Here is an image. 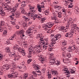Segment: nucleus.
Masks as SVG:
<instances>
[{"instance_id": "nucleus-34", "label": "nucleus", "mask_w": 79, "mask_h": 79, "mask_svg": "<svg viewBox=\"0 0 79 79\" xmlns=\"http://www.w3.org/2000/svg\"><path fill=\"white\" fill-rule=\"evenodd\" d=\"M72 4V3H70L69 5L68 8H72L73 7V5Z\"/></svg>"}, {"instance_id": "nucleus-52", "label": "nucleus", "mask_w": 79, "mask_h": 79, "mask_svg": "<svg viewBox=\"0 0 79 79\" xmlns=\"http://www.w3.org/2000/svg\"><path fill=\"white\" fill-rule=\"evenodd\" d=\"M67 56L68 58H71V55L70 54H67Z\"/></svg>"}, {"instance_id": "nucleus-7", "label": "nucleus", "mask_w": 79, "mask_h": 79, "mask_svg": "<svg viewBox=\"0 0 79 79\" xmlns=\"http://www.w3.org/2000/svg\"><path fill=\"white\" fill-rule=\"evenodd\" d=\"M47 44H46L44 45L43 46V48L44 49H45V50H46L47 48V47H52L53 46V44H50L49 45H48V43H46Z\"/></svg>"}, {"instance_id": "nucleus-27", "label": "nucleus", "mask_w": 79, "mask_h": 79, "mask_svg": "<svg viewBox=\"0 0 79 79\" xmlns=\"http://www.w3.org/2000/svg\"><path fill=\"white\" fill-rule=\"evenodd\" d=\"M5 3H8V4H10L11 3V0H5Z\"/></svg>"}, {"instance_id": "nucleus-54", "label": "nucleus", "mask_w": 79, "mask_h": 79, "mask_svg": "<svg viewBox=\"0 0 79 79\" xmlns=\"http://www.w3.org/2000/svg\"><path fill=\"white\" fill-rule=\"evenodd\" d=\"M44 13L46 15H48V12L47 11H45L44 12Z\"/></svg>"}, {"instance_id": "nucleus-63", "label": "nucleus", "mask_w": 79, "mask_h": 79, "mask_svg": "<svg viewBox=\"0 0 79 79\" xmlns=\"http://www.w3.org/2000/svg\"><path fill=\"white\" fill-rule=\"evenodd\" d=\"M20 51H23V52H24L25 51V49L24 48H22L20 50Z\"/></svg>"}, {"instance_id": "nucleus-22", "label": "nucleus", "mask_w": 79, "mask_h": 79, "mask_svg": "<svg viewBox=\"0 0 79 79\" xmlns=\"http://www.w3.org/2000/svg\"><path fill=\"white\" fill-rule=\"evenodd\" d=\"M50 63H51V64H54L55 63V60H50Z\"/></svg>"}, {"instance_id": "nucleus-51", "label": "nucleus", "mask_w": 79, "mask_h": 79, "mask_svg": "<svg viewBox=\"0 0 79 79\" xmlns=\"http://www.w3.org/2000/svg\"><path fill=\"white\" fill-rule=\"evenodd\" d=\"M30 62H31V60L29 59L27 60V63L29 64V63H30Z\"/></svg>"}, {"instance_id": "nucleus-16", "label": "nucleus", "mask_w": 79, "mask_h": 79, "mask_svg": "<svg viewBox=\"0 0 79 79\" xmlns=\"http://www.w3.org/2000/svg\"><path fill=\"white\" fill-rule=\"evenodd\" d=\"M64 28V27H61L59 29V31H61V32H66L67 31H65Z\"/></svg>"}, {"instance_id": "nucleus-32", "label": "nucleus", "mask_w": 79, "mask_h": 79, "mask_svg": "<svg viewBox=\"0 0 79 79\" xmlns=\"http://www.w3.org/2000/svg\"><path fill=\"white\" fill-rule=\"evenodd\" d=\"M6 52L7 53H10V52H10V50L8 48H6Z\"/></svg>"}, {"instance_id": "nucleus-6", "label": "nucleus", "mask_w": 79, "mask_h": 79, "mask_svg": "<svg viewBox=\"0 0 79 79\" xmlns=\"http://www.w3.org/2000/svg\"><path fill=\"white\" fill-rule=\"evenodd\" d=\"M34 50H36V53H39L40 52H42V49L39 48L37 45L35 46L34 47Z\"/></svg>"}, {"instance_id": "nucleus-4", "label": "nucleus", "mask_w": 79, "mask_h": 79, "mask_svg": "<svg viewBox=\"0 0 79 79\" xmlns=\"http://www.w3.org/2000/svg\"><path fill=\"white\" fill-rule=\"evenodd\" d=\"M32 73L33 75H30V78L28 79H35V77H37V74L35 71H33Z\"/></svg>"}, {"instance_id": "nucleus-26", "label": "nucleus", "mask_w": 79, "mask_h": 79, "mask_svg": "<svg viewBox=\"0 0 79 79\" xmlns=\"http://www.w3.org/2000/svg\"><path fill=\"white\" fill-rule=\"evenodd\" d=\"M42 37V35H41V34H38L37 35V39H38L37 38H40V39H43V38L41 37Z\"/></svg>"}, {"instance_id": "nucleus-38", "label": "nucleus", "mask_w": 79, "mask_h": 79, "mask_svg": "<svg viewBox=\"0 0 79 79\" xmlns=\"http://www.w3.org/2000/svg\"><path fill=\"white\" fill-rule=\"evenodd\" d=\"M45 19L44 18H42L41 20V23H44V21H45Z\"/></svg>"}, {"instance_id": "nucleus-2", "label": "nucleus", "mask_w": 79, "mask_h": 79, "mask_svg": "<svg viewBox=\"0 0 79 79\" xmlns=\"http://www.w3.org/2000/svg\"><path fill=\"white\" fill-rule=\"evenodd\" d=\"M76 26H77V25L75 24H73L72 25V27H71V30L70 33H74L76 31H77L79 29V28L77 27L76 28Z\"/></svg>"}, {"instance_id": "nucleus-24", "label": "nucleus", "mask_w": 79, "mask_h": 79, "mask_svg": "<svg viewBox=\"0 0 79 79\" xmlns=\"http://www.w3.org/2000/svg\"><path fill=\"white\" fill-rule=\"evenodd\" d=\"M62 15V13H61V12H59V13H58V17L60 18L62 17V15Z\"/></svg>"}, {"instance_id": "nucleus-1", "label": "nucleus", "mask_w": 79, "mask_h": 79, "mask_svg": "<svg viewBox=\"0 0 79 79\" xmlns=\"http://www.w3.org/2000/svg\"><path fill=\"white\" fill-rule=\"evenodd\" d=\"M39 42L38 43L37 45L39 48H41L42 47H43V45H46L45 40H43V38H41L40 40H39Z\"/></svg>"}, {"instance_id": "nucleus-30", "label": "nucleus", "mask_w": 79, "mask_h": 79, "mask_svg": "<svg viewBox=\"0 0 79 79\" xmlns=\"http://www.w3.org/2000/svg\"><path fill=\"white\" fill-rule=\"evenodd\" d=\"M5 24L4 22L1 21L0 24V26H3Z\"/></svg>"}, {"instance_id": "nucleus-46", "label": "nucleus", "mask_w": 79, "mask_h": 79, "mask_svg": "<svg viewBox=\"0 0 79 79\" xmlns=\"http://www.w3.org/2000/svg\"><path fill=\"white\" fill-rule=\"evenodd\" d=\"M45 70H46L45 68H43L42 70V73H45Z\"/></svg>"}, {"instance_id": "nucleus-64", "label": "nucleus", "mask_w": 79, "mask_h": 79, "mask_svg": "<svg viewBox=\"0 0 79 79\" xmlns=\"http://www.w3.org/2000/svg\"><path fill=\"white\" fill-rule=\"evenodd\" d=\"M24 12H25V10H24V9L21 10V13H22L23 14V13H24Z\"/></svg>"}, {"instance_id": "nucleus-12", "label": "nucleus", "mask_w": 79, "mask_h": 79, "mask_svg": "<svg viewBox=\"0 0 79 79\" xmlns=\"http://www.w3.org/2000/svg\"><path fill=\"white\" fill-rule=\"evenodd\" d=\"M69 21L68 22V25H69L70 24H72L73 23L74 24V21L73 20V19H71V18H69Z\"/></svg>"}, {"instance_id": "nucleus-18", "label": "nucleus", "mask_w": 79, "mask_h": 79, "mask_svg": "<svg viewBox=\"0 0 79 79\" xmlns=\"http://www.w3.org/2000/svg\"><path fill=\"white\" fill-rule=\"evenodd\" d=\"M20 23H21V24L23 25V26H26L27 24L25 23V21L24 20H21L20 22Z\"/></svg>"}, {"instance_id": "nucleus-13", "label": "nucleus", "mask_w": 79, "mask_h": 79, "mask_svg": "<svg viewBox=\"0 0 79 79\" xmlns=\"http://www.w3.org/2000/svg\"><path fill=\"white\" fill-rule=\"evenodd\" d=\"M13 49L14 50H18L19 52H21V51H20L21 48H20L18 46H14Z\"/></svg>"}, {"instance_id": "nucleus-14", "label": "nucleus", "mask_w": 79, "mask_h": 79, "mask_svg": "<svg viewBox=\"0 0 79 79\" xmlns=\"http://www.w3.org/2000/svg\"><path fill=\"white\" fill-rule=\"evenodd\" d=\"M14 57L15 58V60H18V59L20 58L21 57V56L19 55L16 56V54H15V56Z\"/></svg>"}, {"instance_id": "nucleus-35", "label": "nucleus", "mask_w": 79, "mask_h": 79, "mask_svg": "<svg viewBox=\"0 0 79 79\" xmlns=\"http://www.w3.org/2000/svg\"><path fill=\"white\" fill-rule=\"evenodd\" d=\"M34 17L37 18H41V16H38V15H37L36 14H35V15H34Z\"/></svg>"}, {"instance_id": "nucleus-9", "label": "nucleus", "mask_w": 79, "mask_h": 79, "mask_svg": "<svg viewBox=\"0 0 79 79\" xmlns=\"http://www.w3.org/2000/svg\"><path fill=\"white\" fill-rule=\"evenodd\" d=\"M38 65H36L34 66V68H35L36 69V73H40V74H38V76H40V75H41V73H40V70H38V69H39V67H38Z\"/></svg>"}, {"instance_id": "nucleus-41", "label": "nucleus", "mask_w": 79, "mask_h": 79, "mask_svg": "<svg viewBox=\"0 0 79 79\" xmlns=\"http://www.w3.org/2000/svg\"><path fill=\"white\" fill-rule=\"evenodd\" d=\"M66 48V47H62L61 48V50H63L64 51Z\"/></svg>"}, {"instance_id": "nucleus-20", "label": "nucleus", "mask_w": 79, "mask_h": 79, "mask_svg": "<svg viewBox=\"0 0 79 79\" xmlns=\"http://www.w3.org/2000/svg\"><path fill=\"white\" fill-rule=\"evenodd\" d=\"M16 68V66L15 65H12V68H11L10 69H11V71L12 72H14V71L15 70V69Z\"/></svg>"}, {"instance_id": "nucleus-45", "label": "nucleus", "mask_w": 79, "mask_h": 79, "mask_svg": "<svg viewBox=\"0 0 79 79\" xmlns=\"http://www.w3.org/2000/svg\"><path fill=\"white\" fill-rule=\"evenodd\" d=\"M76 71V70H74L73 69H71V73L72 74L74 73V72Z\"/></svg>"}, {"instance_id": "nucleus-5", "label": "nucleus", "mask_w": 79, "mask_h": 79, "mask_svg": "<svg viewBox=\"0 0 79 79\" xmlns=\"http://www.w3.org/2000/svg\"><path fill=\"white\" fill-rule=\"evenodd\" d=\"M54 25V23H48L46 24V28H45L44 29L45 30H47L48 28H50L52 27Z\"/></svg>"}, {"instance_id": "nucleus-15", "label": "nucleus", "mask_w": 79, "mask_h": 79, "mask_svg": "<svg viewBox=\"0 0 79 79\" xmlns=\"http://www.w3.org/2000/svg\"><path fill=\"white\" fill-rule=\"evenodd\" d=\"M51 37H54L55 38H56V39H57V38H60L61 37V35H51Z\"/></svg>"}, {"instance_id": "nucleus-19", "label": "nucleus", "mask_w": 79, "mask_h": 79, "mask_svg": "<svg viewBox=\"0 0 79 79\" xmlns=\"http://www.w3.org/2000/svg\"><path fill=\"white\" fill-rule=\"evenodd\" d=\"M39 60L40 61H45V59H44V57L43 56H39Z\"/></svg>"}, {"instance_id": "nucleus-40", "label": "nucleus", "mask_w": 79, "mask_h": 79, "mask_svg": "<svg viewBox=\"0 0 79 79\" xmlns=\"http://www.w3.org/2000/svg\"><path fill=\"white\" fill-rule=\"evenodd\" d=\"M21 52H21V53H22V55H26V52H25V51H23V52L21 51H20ZM23 54H24V55H23Z\"/></svg>"}, {"instance_id": "nucleus-49", "label": "nucleus", "mask_w": 79, "mask_h": 79, "mask_svg": "<svg viewBox=\"0 0 79 79\" xmlns=\"http://www.w3.org/2000/svg\"><path fill=\"white\" fill-rule=\"evenodd\" d=\"M28 74H27L26 75H23V78L24 79H26L27 77Z\"/></svg>"}, {"instance_id": "nucleus-10", "label": "nucleus", "mask_w": 79, "mask_h": 79, "mask_svg": "<svg viewBox=\"0 0 79 79\" xmlns=\"http://www.w3.org/2000/svg\"><path fill=\"white\" fill-rule=\"evenodd\" d=\"M4 9L6 10H12L13 9L10 6H6L4 7Z\"/></svg>"}, {"instance_id": "nucleus-50", "label": "nucleus", "mask_w": 79, "mask_h": 79, "mask_svg": "<svg viewBox=\"0 0 79 79\" xmlns=\"http://www.w3.org/2000/svg\"><path fill=\"white\" fill-rule=\"evenodd\" d=\"M53 73H54V74H56V75H57L58 74L57 71H53Z\"/></svg>"}, {"instance_id": "nucleus-36", "label": "nucleus", "mask_w": 79, "mask_h": 79, "mask_svg": "<svg viewBox=\"0 0 79 79\" xmlns=\"http://www.w3.org/2000/svg\"><path fill=\"white\" fill-rule=\"evenodd\" d=\"M53 55H54L52 53H50L48 54V56L49 57H50V58H51V57L53 56Z\"/></svg>"}, {"instance_id": "nucleus-61", "label": "nucleus", "mask_w": 79, "mask_h": 79, "mask_svg": "<svg viewBox=\"0 0 79 79\" xmlns=\"http://www.w3.org/2000/svg\"><path fill=\"white\" fill-rule=\"evenodd\" d=\"M23 45L25 47H27V44L26 43H24L23 44Z\"/></svg>"}, {"instance_id": "nucleus-23", "label": "nucleus", "mask_w": 79, "mask_h": 79, "mask_svg": "<svg viewBox=\"0 0 79 79\" xmlns=\"http://www.w3.org/2000/svg\"><path fill=\"white\" fill-rule=\"evenodd\" d=\"M16 9H15V10H12V11H13V12H14V13H15V15H17L18 16L19 15V13H16Z\"/></svg>"}, {"instance_id": "nucleus-59", "label": "nucleus", "mask_w": 79, "mask_h": 79, "mask_svg": "<svg viewBox=\"0 0 79 79\" xmlns=\"http://www.w3.org/2000/svg\"><path fill=\"white\" fill-rule=\"evenodd\" d=\"M20 10H21L22 11V10H24V8L23 7H20L19 9Z\"/></svg>"}, {"instance_id": "nucleus-62", "label": "nucleus", "mask_w": 79, "mask_h": 79, "mask_svg": "<svg viewBox=\"0 0 79 79\" xmlns=\"http://www.w3.org/2000/svg\"><path fill=\"white\" fill-rule=\"evenodd\" d=\"M27 56L28 58H31V53H29Z\"/></svg>"}, {"instance_id": "nucleus-17", "label": "nucleus", "mask_w": 79, "mask_h": 79, "mask_svg": "<svg viewBox=\"0 0 79 79\" xmlns=\"http://www.w3.org/2000/svg\"><path fill=\"white\" fill-rule=\"evenodd\" d=\"M15 52H14V54H13V52H9V56H10V57H14V56H15Z\"/></svg>"}, {"instance_id": "nucleus-8", "label": "nucleus", "mask_w": 79, "mask_h": 79, "mask_svg": "<svg viewBox=\"0 0 79 79\" xmlns=\"http://www.w3.org/2000/svg\"><path fill=\"white\" fill-rule=\"evenodd\" d=\"M69 48H68V50L69 52H72V51H73V50H76V47L74 45H73L72 46L69 47Z\"/></svg>"}, {"instance_id": "nucleus-44", "label": "nucleus", "mask_w": 79, "mask_h": 79, "mask_svg": "<svg viewBox=\"0 0 79 79\" xmlns=\"http://www.w3.org/2000/svg\"><path fill=\"white\" fill-rule=\"evenodd\" d=\"M69 37H73V34H71V33H69Z\"/></svg>"}, {"instance_id": "nucleus-42", "label": "nucleus", "mask_w": 79, "mask_h": 79, "mask_svg": "<svg viewBox=\"0 0 79 79\" xmlns=\"http://www.w3.org/2000/svg\"><path fill=\"white\" fill-rule=\"evenodd\" d=\"M0 14L2 16H4V15H5V13L3 11L2 12L0 13Z\"/></svg>"}, {"instance_id": "nucleus-53", "label": "nucleus", "mask_w": 79, "mask_h": 79, "mask_svg": "<svg viewBox=\"0 0 79 79\" xmlns=\"http://www.w3.org/2000/svg\"><path fill=\"white\" fill-rule=\"evenodd\" d=\"M48 78L49 79H50V78H51V77H52V76H51V74H48Z\"/></svg>"}, {"instance_id": "nucleus-33", "label": "nucleus", "mask_w": 79, "mask_h": 79, "mask_svg": "<svg viewBox=\"0 0 79 79\" xmlns=\"http://www.w3.org/2000/svg\"><path fill=\"white\" fill-rule=\"evenodd\" d=\"M16 39V36H11L9 38V40H13V39Z\"/></svg>"}, {"instance_id": "nucleus-37", "label": "nucleus", "mask_w": 79, "mask_h": 79, "mask_svg": "<svg viewBox=\"0 0 79 79\" xmlns=\"http://www.w3.org/2000/svg\"><path fill=\"white\" fill-rule=\"evenodd\" d=\"M23 18H24V19H26L27 21H29V19L26 16H23Z\"/></svg>"}, {"instance_id": "nucleus-57", "label": "nucleus", "mask_w": 79, "mask_h": 79, "mask_svg": "<svg viewBox=\"0 0 79 79\" xmlns=\"http://www.w3.org/2000/svg\"><path fill=\"white\" fill-rule=\"evenodd\" d=\"M23 6L24 7L26 6V4H25V2H23L22 3V6Z\"/></svg>"}, {"instance_id": "nucleus-29", "label": "nucleus", "mask_w": 79, "mask_h": 79, "mask_svg": "<svg viewBox=\"0 0 79 79\" xmlns=\"http://www.w3.org/2000/svg\"><path fill=\"white\" fill-rule=\"evenodd\" d=\"M24 31L23 30H22L19 32V34H24Z\"/></svg>"}, {"instance_id": "nucleus-58", "label": "nucleus", "mask_w": 79, "mask_h": 79, "mask_svg": "<svg viewBox=\"0 0 79 79\" xmlns=\"http://www.w3.org/2000/svg\"><path fill=\"white\" fill-rule=\"evenodd\" d=\"M62 44L64 46H65V45H67V44H66V43H62Z\"/></svg>"}, {"instance_id": "nucleus-48", "label": "nucleus", "mask_w": 79, "mask_h": 79, "mask_svg": "<svg viewBox=\"0 0 79 79\" xmlns=\"http://www.w3.org/2000/svg\"><path fill=\"white\" fill-rule=\"evenodd\" d=\"M50 60H55V57L53 56L51 57L50 58Z\"/></svg>"}, {"instance_id": "nucleus-60", "label": "nucleus", "mask_w": 79, "mask_h": 79, "mask_svg": "<svg viewBox=\"0 0 79 79\" xmlns=\"http://www.w3.org/2000/svg\"><path fill=\"white\" fill-rule=\"evenodd\" d=\"M2 27H0V32H2L3 31V28H1Z\"/></svg>"}, {"instance_id": "nucleus-21", "label": "nucleus", "mask_w": 79, "mask_h": 79, "mask_svg": "<svg viewBox=\"0 0 79 79\" xmlns=\"http://www.w3.org/2000/svg\"><path fill=\"white\" fill-rule=\"evenodd\" d=\"M32 30V29L31 27H30L27 30V32L28 34H31V31Z\"/></svg>"}, {"instance_id": "nucleus-56", "label": "nucleus", "mask_w": 79, "mask_h": 79, "mask_svg": "<svg viewBox=\"0 0 79 79\" xmlns=\"http://www.w3.org/2000/svg\"><path fill=\"white\" fill-rule=\"evenodd\" d=\"M31 14L33 15H31V16H30L31 18L32 19V17H33V18H34V14L33 13H32Z\"/></svg>"}, {"instance_id": "nucleus-3", "label": "nucleus", "mask_w": 79, "mask_h": 79, "mask_svg": "<svg viewBox=\"0 0 79 79\" xmlns=\"http://www.w3.org/2000/svg\"><path fill=\"white\" fill-rule=\"evenodd\" d=\"M18 73L14 72L11 73V74H10L8 76V77L10 78H11V77H13L15 78V77H18Z\"/></svg>"}, {"instance_id": "nucleus-39", "label": "nucleus", "mask_w": 79, "mask_h": 79, "mask_svg": "<svg viewBox=\"0 0 79 79\" xmlns=\"http://www.w3.org/2000/svg\"><path fill=\"white\" fill-rule=\"evenodd\" d=\"M28 50H31V51H33L34 50V47H31L28 48Z\"/></svg>"}, {"instance_id": "nucleus-11", "label": "nucleus", "mask_w": 79, "mask_h": 79, "mask_svg": "<svg viewBox=\"0 0 79 79\" xmlns=\"http://www.w3.org/2000/svg\"><path fill=\"white\" fill-rule=\"evenodd\" d=\"M4 69H5V70H8L10 68H11V65H4L3 66Z\"/></svg>"}, {"instance_id": "nucleus-31", "label": "nucleus", "mask_w": 79, "mask_h": 79, "mask_svg": "<svg viewBox=\"0 0 79 79\" xmlns=\"http://www.w3.org/2000/svg\"><path fill=\"white\" fill-rule=\"evenodd\" d=\"M55 8H58V10H60L61 8V7L60 6H57L55 7Z\"/></svg>"}, {"instance_id": "nucleus-28", "label": "nucleus", "mask_w": 79, "mask_h": 79, "mask_svg": "<svg viewBox=\"0 0 79 79\" xmlns=\"http://www.w3.org/2000/svg\"><path fill=\"white\" fill-rule=\"evenodd\" d=\"M51 18L52 20H55V21L57 20V17L51 16Z\"/></svg>"}, {"instance_id": "nucleus-47", "label": "nucleus", "mask_w": 79, "mask_h": 79, "mask_svg": "<svg viewBox=\"0 0 79 79\" xmlns=\"http://www.w3.org/2000/svg\"><path fill=\"white\" fill-rule=\"evenodd\" d=\"M30 13H34V12H35V10H30Z\"/></svg>"}, {"instance_id": "nucleus-25", "label": "nucleus", "mask_w": 79, "mask_h": 79, "mask_svg": "<svg viewBox=\"0 0 79 79\" xmlns=\"http://www.w3.org/2000/svg\"><path fill=\"white\" fill-rule=\"evenodd\" d=\"M37 7L39 12H41V11H42V10L41 7L40 6H37Z\"/></svg>"}, {"instance_id": "nucleus-43", "label": "nucleus", "mask_w": 79, "mask_h": 79, "mask_svg": "<svg viewBox=\"0 0 79 79\" xmlns=\"http://www.w3.org/2000/svg\"><path fill=\"white\" fill-rule=\"evenodd\" d=\"M23 65H20L18 66L17 68H19V69H21V68H23Z\"/></svg>"}, {"instance_id": "nucleus-55", "label": "nucleus", "mask_w": 79, "mask_h": 79, "mask_svg": "<svg viewBox=\"0 0 79 79\" xmlns=\"http://www.w3.org/2000/svg\"><path fill=\"white\" fill-rule=\"evenodd\" d=\"M69 33H67L66 34L65 36L66 37H69Z\"/></svg>"}]
</instances>
